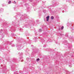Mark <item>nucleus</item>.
<instances>
[{"mask_svg": "<svg viewBox=\"0 0 74 74\" xmlns=\"http://www.w3.org/2000/svg\"><path fill=\"white\" fill-rule=\"evenodd\" d=\"M11 2L10 1H9L8 3H9V4H10Z\"/></svg>", "mask_w": 74, "mask_h": 74, "instance_id": "0eeeda50", "label": "nucleus"}, {"mask_svg": "<svg viewBox=\"0 0 74 74\" xmlns=\"http://www.w3.org/2000/svg\"><path fill=\"white\" fill-rule=\"evenodd\" d=\"M39 60H40V59L39 58H38L36 59V61H37V62H38V61H39Z\"/></svg>", "mask_w": 74, "mask_h": 74, "instance_id": "20e7f679", "label": "nucleus"}, {"mask_svg": "<svg viewBox=\"0 0 74 74\" xmlns=\"http://www.w3.org/2000/svg\"><path fill=\"white\" fill-rule=\"evenodd\" d=\"M30 1H32V0H30Z\"/></svg>", "mask_w": 74, "mask_h": 74, "instance_id": "2eb2a0df", "label": "nucleus"}, {"mask_svg": "<svg viewBox=\"0 0 74 74\" xmlns=\"http://www.w3.org/2000/svg\"><path fill=\"white\" fill-rule=\"evenodd\" d=\"M49 16H48L46 17V19H47V21H48L49 20Z\"/></svg>", "mask_w": 74, "mask_h": 74, "instance_id": "f257e3e1", "label": "nucleus"}, {"mask_svg": "<svg viewBox=\"0 0 74 74\" xmlns=\"http://www.w3.org/2000/svg\"><path fill=\"white\" fill-rule=\"evenodd\" d=\"M17 49H18V50H21V46H18Z\"/></svg>", "mask_w": 74, "mask_h": 74, "instance_id": "f03ea898", "label": "nucleus"}, {"mask_svg": "<svg viewBox=\"0 0 74 74\" xmlns=\"http://www.w3.org/2000/svg\"><path fill=\"white\" fill-rule=\"evenodd\" d=\"M23 55V53H21V55Z\"/></svg>", "mask_w": 74, "mask_h": 74, "instance_id": "f8f14e48", "label": "nucleus"}, {"mask_svg": "<svg viewBox=\"0 0 74 74\" xmlns=\"http://www.w3.org/2000/svg\"><path fill=\"white\" fill-rule=\"evenodd\" d=\"M22 58H22V57H21L20 58V59H22Z\"/></svg>", "mask_w": 74, "mask_h": 74, "instance_id": "1a4fd4ad", "label": "nucleus"}, {"mask_svg": "<svg viewBox=\"0 0 74 74\" xmlns=\"http://www.w3.org/2000/svg\"><path fill=\"white\" fill-rule=\"evenodd\" d=\"M28 5V4H25V5Z\"/></svg>", "mask_w": 74, "mask_h": 74, "instance_id": "9b49d317", "label": "nucleus"}, {"mask_svg": "<svg viewBox=\"0 0 74 74\" xmlns=\"http://www.w3.org/2000/svg\"><path fill=\"white\" fill-rule=\"evenodd\" d=\"M60 35H61V36H62V34H60Z\"/></svg>", "mask_w": 74, "mask_h": 74, "instance_id": "a211bd4d", "label": "nucleus"}, {"mask_svg": "<svg viewBox=\"0 0 74 74\" xmlns=\"http://www.w3.org/2000/svg\"><path fill=\"white\" fill-rule=\"evenodd\" d=\"M21 55V54H20V55Z\"/></svg>", "mask_w": 74, "mask_h": 74, "instance_id": "f3484780", "label": "nucleus"}, {"mask_svg": "<svg viewBox=\"0 0 74 74\" xmlns=\"http://www.w3.org/2000/svg\"><path fill=\"white\" fill-rule=\"evenodd\" d=\"M14 3H15H15H16L15 2V1H14Z\"/></svg>", "mask_w": 74, "mask_h": 74, "instance_id": "4468645a", "label": "nucleus"}, {"mask_svg": "<svg viewBox=\"0 0 74 74\" xmlns=\"http://www.w3.org/2000/svg\"><path fill=\"white\" fill-rule=\"evenodd\" d=\"M54 18V17H53V16H51V19H53Z\"/></svg>", "mask_w": 74, "mask_h": 74, "instance_id": "7ed1b4c3", "label": "nucleus"}, {"mask_svg": "<svg viewBox=\"0 0 74 74\" xmlns=\"http://www.w3.org/2000/svg\"><path fill=\"white\" fill-rule=\"evenodd\" d=\"M69 67H71V66H70V65H69Z\"/></svg>", "mask_w": 74, "mask_h": 74, "instance_id": "ddd939ff", "label": "nucleus"}, {"mask_svg": "<svg viewBox=\"0 0 74 74\" xmlns=\"http://www.w3.org/2000/svg\"><path fill=\"white\" fill-rule=\"evenodd\" d=\"M20 30L21 31V30H22V29L20 28Z\"/></svg>", "mask_w": 74, "mask_h": 74, "instance_id": "9d476101", "label": "nucleus"}, {"mask_svg": "<svg viewBox=\"0 0 74 74\" xmlns=\"http://www.w3.org/2000/svg\"><path fill=\"white\" fill-rule=\"evenodd\" d=\"M64 28V27L63 26H62L61 27V29L62 30H63V29Z\"/></svg>", "mask_w": 74, "mask_h": 74, "instance_id": "39448f33", "label": "nucleus"}, {"mask_svg": "<svg viewBox=\"0 0 74 74\" xmlns=\"http://www.w3.org/2000/svg\"><path fill=\"white\" fill-rule=\"evenodd\" d=\"M23 60H21V62H23Z\"/></svg>", "mask_w": 74, "mask_h": 74, "instance_id": "dca6fc26", "label": "nucleus"}, {"mask_svg": "<svg viewBox=\"0 0 74 74\" xmlns=\"http://www.w3.org/2000/svg\"><path fill=\"white\" fill-rule=\"evenodd\" d=\"M42 31V30L41 29H40L39 30V32H41Z\"/></svg>", "mask_w": 74, "mask_h": 74, "instance_id": "423d86ee", "label": "nucleus"}, {"mask_svg": "<svg viewBox=\"0 0 74 74\" xmlns=\"http://www.w3.org/2000/svg\"><path fill=\"white\" fill-rule=\"evenodd\" d=\"M12 47H14L15 46V45H12Z\"/></svg>", "mask_w": 74, "mask_h": 74, "instance_id": "6e6552de", "label": "nucleus"}]
</instances>
